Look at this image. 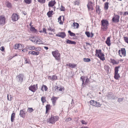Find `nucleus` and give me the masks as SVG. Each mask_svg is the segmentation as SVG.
<instances>
[{
    "label": "nucleus",
    "mask_w": 128,
    "mask_h": 128,
    "mask_svg": "<svg viewBox=\"0 0 128 128\" xmlns=\"http://www.w3.org/2000/svg\"><path fill=\"white\" fill-rule=\"evenodd\" d=\"M42 32L44 33L45 34H47V32L46 31V29L45 28H43Z\"/></svg>",
    "instance_id": "56"
},
{
    "label": "nucleus",
    "mask_w": 128,
    "mask_h": 128,
    "mask_svg": "<svg viewBox=\"0 0 128 128\" xmlns=\"http://www.w3.org/2000/svg\"><path fill=\"white\" fill-rule=\"evenodd\" d=\"M65 41L66 42V43L67 44H75L76 43L75 42L72 41L68 39L66 40Z\"/></svg>",
    "instance_id": "14"
},
{
    "label": "nucleus",
    "mask_w": 128,
    "mask_h": 128,
    "mask_svg": "<svg viewBox=\"0 0 128 128\" xmlns=\"http://www.w3.org/2000/svg\"><path fill=\"white\" fill-rule=\"evenodd\" d=\"M119 63L118 61L117 62L114 59L112 60V64H118Z\"/></svg>",
    "instance_id": "46"
},
{
    "label": "nucleus",
    "mask_w": 128,
    "mask_h": 128,
    "mask_svg": "<svg viewBox=\"0 0 128 128\" xmlns=\"http://www.w3.org/2000/svg\"><path fill=\"white\" fill-rule=\"evenodd\" d=\"M120 67V66H116L114 68V73H118L119 70L118 68Z\"/></svg>",
    "instance_id": "40"
},
{
    "label": "nucleus",
    "mask_w": 128,
    "mask_h": 128,
    "mask_svg": "<svg viewBox=\"0 0 128 128\" xmlns=\"http://www.w3.org/2000/svg\"><path fill=\"white\" fill-rule=\"evenodd\" d=\"M19 15L16 13L13 14L12 16V20L14 21L18 20L19 18Z\"/></svg>",
    "instance_id": "7"
},
{
    "label": "nucleus",
    "mask_w": 128,
    "mask_h": 128,
    "mask_svg": "<svg viewBox=\"0 0 128 128\" xmlns=\"http://www.w3.org/2000/svg\"><path fill=\"white\" fill-rule=\"evenodd\" d=\"M28 88L29 90L33 92H35L38 88L37 87H36L35 84L31 85Z\"/></svg>",
    "instance_id": "8"
},
{
    "label": "nucleus",
    "mask_w": 128,
    "mask_h": 128,
    "mask_svg": "<svg viewBox=\"0 0 128 128\" xmlns=\"http://www.w3.org/2000/svg\"><path fill=\"white\" fill-rule=\"evenodd\" d=\"M124 38L125 42L128 43V38L127 37H124Z\"/></svg>",
    "instance_id": "52"
},
{
    "label": "nucleus",
    "mask_w": 128,
    "mask_h": 128,
    "mask_svg": "<svg viewBox=\"0 0 128 128\" xmlns=\"http://www.w3.org/2000/svg\"><path fill=\"white\" fill-rule=\"evenodd\" d=\"M28 49L30 50H34L35 48V47L34 46H28Z\"/></svg>",
    "instance_id": "45"
},
{
    "label": "nucleus",
    "mask_w": 128,
    "mask_h": 128,
    "mask_svg": "<svg viewBox=\"0 0 128 128\" xmlns=\"http://www.w3.org/2000/svg\"><path fill=\"white\" fill-rule=\"evenodd\" d=\"M56 36L60 37L62 38H64L66 36L65 33L64 32H60L58 34H56Z\"/></svg>",
    "instance_id": "9"
},
{
    "label": "nucleus",
    "mask_w": 128,
    "mask_h": 128,
    "mask_svg": "<svg viewBox=\"0 0 128 128\" xmlns=\"http://www.w3.org/2000/svg\"><path fill=\"white\" fill-rule=\"evenodd\" d=\"M57 78V77L55 75H53L52 76V78L51 79H52V80H56Z\"/></svg>",
    "instance_id": "49"
},
{
    "label": "nucleus",
    "mask_w": 128,
    "mask_h": 128,
    "mask_svg": "<svg viewBox=\"0 0 128 128\" xmlns=\"http://www.w3.org/2000/svg\"><path fill=\"white\" fill-rule=\"evenodd\" d=\"M96 101L94 100H91L90 102V104L93 106H94V105L95 104Z\"/></svg>",
    "instance_id": "39"
},
{
    "label": "nucleus",
    "mask_w": 128,
    "mask_h": 128,
    "mask_svg": "<svg viewBox=\"0 0 128 128\" xmlns=\"http://www.w3.org/2000/svg\"><path fill=\"white\" fill-rule=\"evenodd\" d=\"M61 18H62V16H60L58 18V22L60 20H61Z\"/></svg>",
    "instance_id": "61"
},
{
    "label": "nucleus",
    "mask_w": 128,
    "mask_h": 128,
    "mask_svg": "<svg viewBox=\"0 0 128 128\" xmlns=\"http://www.w3.org/2000/svg\"><path fill=\"white\" fill-rule=\"evenodd\" d=\"M107 99L110 100L112 98V92L108 93V94L107 95Z\"/></svg>",
    "instance_id": "29"
},
{
    "label": "nucleus",
    "mask_w": 128,
    "mask_h": 128,
    "mask_svg": "<svg viewBox=\"0 0 128 128\" xmlns=\"http://www.w3.org/2000/svg\"><path fill=\"white\" fill-rule=\"evenodd\" d=\"M120 18V16L118 15H115L114 14V16L112 17V22L116 23L119 22Z\"/></svg>",
    "instance_id": "6"
},
{
    "label": "nucleus",
    "mask_w": 128,
    "mask_h": 128,
    "mask_svg": "<svg viewBox=\"0 0 128 128\" xmlns=\"http://www.w3.org/2000/svg\"><path fill=\"white\" fill-rule=\"evenodd\" d=\"M58 97H57L52 96V98L51 99L52 103L54 105H55L56 101L57 100Z\"/></svg>",
    "instance_id": "13"
},
{
    "label": "nucleus",
    "mask_w": 128,
    "mask_h": 128,
    "mask_svg": "<svg viewBox=\"0 0 128 128\" xmlns=\"http://www.w3.org/2000/svg\"><path fill=\"white\" fill-rule=\"evenodd\" d=\"M59 118V117L57 116H53L52 115H51V117L47 120V122H48L50 124H54L58 120Z\"/></svg>",
    "instance_id": "2"
},
{
    "label": "nucleus",
    "mask_w": 128,
    "mask_h": 128,
    "mask_svg": "<svg viewBox=\"0 0 128 128\" xmlns=\"http://www.w3.org/2000/svg\"><path fill=\"white\" fill-rule=\"evenodd\" d=\"M96 56L100 58L101 60L104 61L105 60L104 57V54L102 52V50L100 49H96Z\"/></svg>",
    "instance_id": "1"
},
{
    "label": "nucleus",
    "mask_w": 128,
    "mask_h": 128,
    "mask_svg": "<svg viewBox=\"0 0 128 128\" xmlns=\"http://www.w3.org/2000/svg\"><path fill=\"white\" fill-rule=\"evenodd\" d=\"M41 100L43 104L46 102V98L45 97H42L41 98Z\"/></svg>",
    "instance_id": "36"
},
{
    "label": "nucleus",
    "mask_w": 128,
    "mask_h": 128,
    "mask_svg": "<svg viewBox=\"0 0 128 128\" xmlns=\"http://www.w3.org/2000/svg\"><path fill=\"white\" fill-rule=\"evenodd\" d=\"M104 69L106 70H108V66H107L105 65L104 66Z\"/></svg>",
    "instance_id": "59"
},
{
    "label": "nucleus",
    "mask_w": 128,
    "mask_h": 128,
    "mask_svg": "<svg viewBox=\"0 0 128 128\" xmlns=\"http://www.w3.org/2000/svg\"><path fill=\"white\" fill-rule=\"evenodd\" d=\"M10 99H9V101H11L12 100V98H13V97L12 96H11V95H10Z\"/></svg>",
    "instance_id": "63"
},
{
    "label": "nucleus",
    "mask_w": 128,
    "mask_h": 128,
    "mask_svg": "<svg viewBox=\"0 0 128 128\" xmlns=\"http://www.w3.org/2000/svg\"><path fill=\"white\" fill-rule=\"evenodd\" d=\"M26 113L24 110H21L20 111L19 115L20 117L24 118L26 115Z\"/></svg>",
    "instance_id": "10"
},
{
    "label": "nucleus",
    "mask_w": 128,
    "mask_h": 128,
    "mask_svg": "<svg viewBox=\"0 0 128 128\" xmlns=\"http://www.w3.org/2000/svg\"><path fill=\"white\" fill-rule=\"evenodd\" d=\"M24 76L22 74H20L16 76V80L18 82L22 83L24 80Z\"/></svg>",
    "instance_id": "5"
},
{
    "label": "nucleus",
    "mask_w": 128,
    "mask_h": 128,
    "mask_svg": "<svg viewBox=\"0 0 128 128\" xmlns=\"http://www.w3.org/2000/svg\"><path fill=\"white\" fill-rule=\"evenodd\" d=\"M87 6L88 10H90V8L93 6L92 2L91 1L89 2L87 5Z\"/></svg>",
    "instance_id": "16"
},
{
    "label": "nucleus",
    "mask_w": 128,
    "mask_h": 128,
    "mask_svg": "<svg viewBox=\"0 0 128 128\" xmlns=\"http://www.w3.org/2000/svg\"><path fill=\"white\" fill-rule=\"evenodd\" d=\"M40 54V52H36L33 51H30L29 52L28 54H31L32 55H38Z\"/></svg>",
    "instance_id": "15"
},
{
    "label": "nucleus",
    "mask_w": 128,
    "mask_h": 128,
    "mask_svg": "<svg viewBox=\"0 0 128 128\" xmlns=\"http://www.w3.org/2000/svg\"><path fill=\"white\" fill-rule=\"evenodd\" d=\"M43 87H44V90L45 91H46L47 90L48 88L47 86L46 85H43L42 86V87L41 89V90L42 91H44L43 90Z\"/></svg>",
    "instance_id": "35"
},
{
    "label": "nucleus",
    "mask_w": 128,
    "mask_h": 128,
    "mask_svg": "<svg viewBox=\"0 0 128 128\" xmlns=\"http://www.w3.org/2000/svg\"><path fill=\"white\" fill-rule=\"evenodd\" d=\"M119 74L118 73H114V78L116 80H118L120 77Z\"/></svg>",
    "instance_id": "32"
},
{
    "label": "nucleus",
    "mask_w": 128,
    "mask_h": 128,
    "mask_svg": "<svg viewBox=\"0 0 128 128\" xmlns=\"http://www.w3.org/2000/svg\"><path fill=\"white\" fill-rule=\"evenodd\" d=\"M74 4L75 5H77L78 6L80 4V0H77L74 2Z\"/></svg>",
    "instance_id": "30"
},
{
    "label": "nucleus",
    "mask_w": 128,
    "mask_h": 128,
    "mask_svg": "<svg viewBox=\"0 0 128 128\" xmlns=\"http://www.w3.org/2000/svg\"><path fill=\"white\" fill-rule=\"evenodd\" d=\"M72 120V118H68L66 119L68 122Z\"/></svg>",
    "instance_id": "60"
},
{
    "label": "nucleus",
    "mask_w": 128,
    "mask_h": 128,
    "mask_svg": "<svg viewBox=\"0 0 128 128\" xmlns=\"http://www.w3.org/2000/svg\"><path fill=\"white\" fill-rule=\"evenodd\" d=\"M30 30L32 32H37V30L33 26L30 27Z\"/></svg>",
    "instance_id": "31"
},
{
    "label": "nucleus",
    "mask_w": 128,
    "mask_h": 128,
    "mask_svg": "<svg viewBox=\"0 0 128 128\" xmlns=\"http://www.w3.org/2000/svg\"><path fill=\"white\" fill-rule=\"evenodd\" d=\"M96 13H97L98 14H100L101 9L100 8V6L98 5H96Z\"/></svg>",
    "instance_id": "20"
},
{
    "label": "nucleus",
    "mask_w": 128,
    "mask_h": 128,
    "mask_svg": "<svg viewBox=\"0 0 128 128\" xmlns=\"http://www.w3.org/2000/svg\"><path fill=\"white\" fill-rule=\"evenodd\" d=\"M117 99L118 102H119L120 103L124 99V98H118V99L117 97H116V96H112V99Z\"/></svg>",
    "instance_id": "19"
},
{
    "label": "nucleus",
    "mask_w": 128,
    "mask_h": 128,
    "mask_svg": "<svg viewBox=\"0 0 128 128\" xmlns=\"http://www.w3.org/2000/svg\"><path fill=\"white\" fill-rule=\"evenodd\" d=\"M85 33L87 36L88 37H91L92 38L94 36V34L92 32H91L90 34V32L86 31Z\"/></svg>",
    "instance_id": "12"
},
{
    "label": "nucleus",
    "mask_w": 128,
    "mask_h": 128,
    "mask_svg": "<svg viewBox=\"0 0 128 128\" xmlns=\"http://www.w3.org/2000/svg\"><path fill=\"white\" fill-rule=\"evenodd\" d=\"M50 104H47L46 106V114L47 113L50 109Z\"/></svg>",
    "instance_id": "21"
},
{
    "label": "nucleus",
    "mask_w": 128,
    "mask_h": 128,
    "mask_svg": "<svg viewBox=\"0 0 128 128\" xmlns=\"http://www.w3.org/2000/svg\"><path fill=\"white\" fill-rule=\"evenodd\" d=\"M6 6L9 8H11L12 7V5L11 3L8 2H7L6 3Z\"/></svg>",
    "instance_id": "27"
},
{
    "label": "nucleus",
    "mask_w": 128,
    "mask_h": 128,
    "mask_svg": "<svg viewBox=\"0 0 128 128\" xmlns=\"http://www.w3.org/2000/svg\"><path fill=\"white\" fill-rule=\"evenodd\" d=\"M68 33L69 34L70 36H76L75 34L72 32L70 30L68 31Z\"/></svg>",
    "instance_id": "37"
},
{
    "label": "nucleus",
    "mask_w": 128,
    "mask_h": 128,
    "mask_svg": "<svg viewBox=\"0 0 128 128\" xmlns=\"http://www.w3.org/2000/svg\"><path fill=\"white\" fill-rule=\"evenodd\" d=\"M94 105V106L97 107H100L101 106L100 104L98 102H97L96 101L95 104Z\"/></svg>",
    "instance_id": "44"
},
{
    "label": "nucleus",
    "mask_w": 128,
    "mask_h": 128,
    "mask_svg": "<svg viewBox=\"0 0 128 128\" xmlns=\"http://www.w3.org/2000/svg\"><path fill=\"white\" fill-rule=\"evenodd\" d=\"M55 90H59V88L58 86H56L55 87Z\"/></svg>",
    "instance_id": "62"
},
{
    "label": "nucleus",
    "mask_w": 128,
    "mask_h": 128,
    "mask_svg": "<svg viewBox=\"0 0 128 128\" xmlns=\"http://www.w3.org/2000/svg\"><path fill=\"white\" fill-rule=\"evenodd\" d=\"M76 64H72L70 63H69V66L72 68H74L76 66Z\"/></svg>",
    "instance_id": "34"
},
{
    "label": "nucleus",
    "mask_w": 128,
    "mask_h": 128,
    "mask_svg": "<svg viewBox=\"0 0 128 128\" xmlns=\"http://www.w3.org/2000/svg\"><path fill=\"white\" fill-rule=\"evenodd\" d=\"M108 7V3L106 2L104 4V8L105 10H107Z\"/></svg>",
    "instance_id": "42"
},
{
    "label": "nucleus",
    "mask_w": 128,
    "mask_h": 128,
    "mask_svg": "<svg viewBox=\"0 0 128 128\" xmlns=\"http://www.w3.org/2000/svg\"><path fill=\"white\" fill-rule=\"evenodd\" d=\"M60 10L61 11H64L65 10V8L62 5H61V7L60 8Z\"/></svg>",
    "instance_id": "47"
},
{
    "label": "nucleus",
    "mask_w": 128,
    "mask_h": 128,
    "mask_svg": "<svg viewBox=\"0 0 128 128\" xmlns=\"http://www.w3.org/2000/svg\"><path fill=\"white\" fill-rule=\"evenodd\" d=\"M56 3L55 0L53 1H51L48 3V5L49 7H52Z\"/></svg>",
    "instance_id": "18"
},
{
    "label": "nucleus",
    "mask_w": 128,
    "mask_h": 128,
    "mask_svg": "<svg viewBox=\"0 0 128 128\" xmlns=\"http://www.w3.org/2000/svg\"><path fill=\"white\" fill-rule=\"evenodd\" d=\"M15 114L14 112H13L11 114V121L12 122H14V118H15Z\"/></svg>",
    "instance_id": "22"
},
{
    "label": "nucleus",
    "mask_w": 128,
    "mask_h": 128,
    "mask_svg": "<svg viewBox=\"0 0 128 128\" xmlns=\"http://www.w3.org/2000/svg\"><path fill=\"white\" fill-rule=\"evenodd\" d=\"M34 50H35L38 51L37 52H39L41 50V48L40 47H37L35 48Z\"/></svg>",
    "instance_id": "48"
},
{
    "label": "nucleus",
    "mask_w": 128,
    "mask_h": 128,
    "mask_svg": "<svg viewBox=\"0 0 128 128\" xmlns=\"http://www.w3.org/2000/svg\"><path fill=\"white\" fill-rule=\"evenodd\" d=\"M25 62L26 64H29L28 60L26 58H24Z\"/></svg>",
    "instance_id": "55"
},
{
    "label": "nucleus",
    "mask_w": 128,
    "mask_h": 128,
    "mask_svg": "<svg viewBox=\"0 0 128 128\" xmlns=\"http://www.w3.org/2000/svg\"><path fill=\"white\" fill-rule=\"evenodd\" d=\"M110 38L108 37L106 41V43L108 46H110Z\"/></svg>",
    "instance_id": "25"
},
{
    "label": "nucleus",
    "mask_w": 128,
    "mask_h": 128,
    "mask_svg": "<svg viewBox=\"0 0 128 128\" xmlns=\"http://www.w3.org/2000/svg\"><path fill=\"white\" fill-rule=\"evenodd\" d=\"M52 54L56 60L58 61H59L60 60V54L58 52V50H56V51L52 52Z\"/></svg>",
    "instance_id": "3"
},
{
    "label": "nucleus",
    "mask_w": 128,
    "mask_h": 128,
    "mask_svg": "<svg viewBox=\"0 0 128 128\" xmlns=\"http://www.w3.org/2000/svg\"><path fill=\"white\" fill-rule=\"evenodd\" d=\"M82 123V124H84L85 125H86L87 124V122H86L84 120H82L81 121Z\"/></svg>",
    "instance_id": "54"
},
{
    "label": "nucleus",
    "mask_w": 128,
    "mask_h": 128,
    "mask_svg": "<svg viewBox=\"0 0 128 128\" xmlns=\"http://www.w3.org/2000/svg\"><path fill=\"white\" fill-rule=\"evenodd\" d=\"M59 23L60 24H63V22L62 20H60Z\"/></svg>",
    "instance_id": "64"
},
{
    "label": "nucleus",
    "mask_w": 128,
    "mask_h": 128,
    "mask_svg": "<svg viewBox=\"0 0 128 128\" xmlns=\"http://www.w3.org/2000/svg\"><path fill=\"white\" fill-rule=\"evenodd\" d=\"M47 30H50L51 31H52L54 32L55 31V30L51 28L50 26H49V28H47Z\"/></svg>",
    "instance_id": "51"
},
{
    "label": "nucleus",
    "mask_w": 128,
    "mask_h": 128,
    "mask_svg": "<svg viewBox=\"0 0 128 128\" xmlns=\"http://www.w3.org/2000/svg\"><path fill=\"white\" fill-rule=\"evenodd\" d=\"M80 79L82 82V85L83 87H84L85 85V82H84L85 77L84 76H81Z\"/></svg>",
    "instance_id": "17"
},
{
    "label": "nucleus",
    "mask_w": 128,
    "mask_h": 128,
    "mask_svg": "<svg viewBox=\"0 0 128 128\" xmlns=\"http://www.w3.org/2000/svg\"><path fill=\"white\" fill-rule=\"evenodd\" d=\"M83 60L85 62H89L91 60L90 58H83Z\"/></svg>",
    "instance_id": "41"
},
{
    "label": "nucleus",
    "mask_w": 128,
    "mask_h": 128,
    "mask_svg": "<svg viewBox=\"0 0 128 128\" xmlns=\"http://www.w3.org/2000/svg\"><path fill=\"white\" fill-rule=\"evenodd\" d=\"M73 26L75 28H78L79 27V25L78 23L77 22H74L73 23Z\"/></svg>",
    "instance_id": "28"
},
{
    "label": "nucleus",
    "mask_w": 128,
    "mask_h": 128,
    "mask_svg": "<svg viewBox=\"0 0 128 128\" xmlns=\"http://www.w3.org/2000/svg\"><path fill=\"white\" fill-rule=\"evenodd\" d=\"M20 46H21L22 48V44H16L14 46V47L15 49H17L19 48Z\"/></svg>",
    "instance_id": "24"
},
{
    "label": "nucleus",
    "mask_w": 128,
    "mask_h": 128,
    "mask_svg": "<svg viewBox=\"0 0 128 128\" xmlns=\"http://www.w3.org/2000/svg\"><path fill=\"white\" fill-rule=\"evenodd\" d=\"M121 52L122 54L124 56H126V50L124 48H123L121 49Z\"/></svg>",
    "instance_id": "23"
},
{
    "label": "nucleus",
    "mask_w": 128,
    "mask_h": 128,
    "mask_svg": "<svg viewBox=\"0 0 128 128\" xmlns=\"http://www.w3.org/2000/svg\"><path fill=\"white\" fill-rule=\"evenodd\" d=\"M53 12L52 10L49 11L48 12L47 14V15L48 16V17L49 18L52 17L53 15L52 14Z\"/></svg>",
    "instance_id": "26"
},
{
    "label": "nucleus",
    "mask_w": 128,
    "mask_h": 128,
    "mask_svg": "<svg viewBox=\"0 0 128 128\" xmlns=\"http://www.w3.org/2000/svg\"><path fill=\"white\" fill-rule=\"evenodd\" d=\"M6 20V18L4 17L0 16V25L4 24Z\"/></svg>",
    "instance_id": "11"
},
{
    "label": "nucleus",
    "mask_w": 128,
    "mask_h": 128,
    "mask_svg": "<svg viewBox=\"0 0 128 128\" xmlns=\"http://www.w3.org/2000/svg\"><path fill=\"white\" fill-rule=\"evenodd\" d=\"M34 110L32 108H28L27 109V112L29 113H31Z\"/></svg>",
    "instance_id": "38"
},
{
    "label": "nucleus",
    "mask_w": 128,
    "mask_h": 128,
    "mask_svg": "<svg viewBox=\"0 0 128 128\" xmlns=\"http://www.w3.org/2000/svg\"><path fill=\"white\" fill-rule=\"evenodd\" d=\"M32 0H24L25 2L27 4H29L31 3Z\"/></svg>",
    "instance_id": "43"
},
{
    "label": "nucleus",
    "mask_w": 128,
    "mask_h": 128,
    "mask_svg": "<svg viewBox=\"0 0 128 128\" xmlns=\"http://www.w3.org/2000/svg\"><path fill=\"white\" fill-rule=\"evenodd\" d=\"M30 40L32 42H35L36 43H37L38 42V40H35V37L34 36L30 38Z\"/></svg>",
    "instance_id": "33"
},
{
    "label": "nucleus",
    "mask_w": 128,
    "mask_h": 128,
    "mask_svg": "<svg viewBox=\"0 0 128 128\" xmlns=\"http://www.w3.org/2000/svg\"><path fill=\"white\" fill-rule=\"evenodd\" d=\"M102 23L101 28L106 30L107 29V26H108V21L106 20H102L101 21Z\"/></svg>",
    "instance_id": "4"
},
{
    "label": "nucleus",
    "mask_w": 128,
    "mask_h": 128,
    "mask_svg": "<svg viewBox=\"0 0 128 128\" xmlns=\"http://www.w3.org/2000/svg\"><path fill=\"white\" fill-rule=\"evenodd\" d=\"M27 49H28V47L24 48V49L22 50V52H26V51H28Z\"/></svg>",
    "instance_id": "53"
},
{
    "label": "nucleus",
    "mask_w": 128,
    "mask_h": 128,
    "mask_svg": "<svg viewBox=\"0 0 128 128\" xmlns=\"http://www.w3.org/2000/svg\"><path fill=\"white\" fill-rule=\"evenodd\" d=\"M86 78V80L85 82V84H86L88 83L89 81V79L88 78Z\"/></svg>",
    "instance_id": "57"
},
{
    "label": "nucleus",
    "mask_w": 128,
    "mask_h": 128,
    "mask_svg": "<svg viewBox=\"0 0 128 128\" xmlns=\"http://www.w3.org/2000/svg\"><path fill=\"white\" fill-rule=\"evenodd\" d=\"M0 49L2 51H3L4 50V48L3 46H2L0 48Z\"/></svg>",
    "instance_id": "58"
},
{
    "label": "nucleus",
    "mask_w": 128,
    "mask_h": 128,
    "mask_svg": "<svg viewBox=\"0 0 128 128\" xmlns=\"http://www.w3.org/2000/svg\"><path fill=\"white\" fill-rule=\"evenodd\" d=\"M38 1L40 3L43 4L45 2V0H38Z\"/></svg>",
    "instance_id": "50"
}]
</instances>
